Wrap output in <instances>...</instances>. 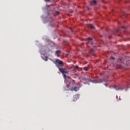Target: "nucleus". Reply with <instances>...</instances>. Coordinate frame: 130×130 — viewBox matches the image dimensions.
Masks as SVG:
<instances>
[{"mask_svg": "<svg viewBox=\"0 0 130 130\" xmlns=\"http://www.w3.org/2000/svg\"><path fill=\"white\" fill-rule=\"evenodd\" d=\"M112 87L116 90V91H119V90H122V89L119 88V87H117L116 86L114 85L112 86Z\"/></svg>", "mask_w": 130, "mask_h": 130, "instance_id": "obj_4", "label": "nucleus"}, {"mask_svg": "<svg viewBox=\"0 0 130 130\" xmlns=\"http://www.w3.org/2000/svg\"><path fill=\"white\" fill-rule=\"evenodd\" d=\"M81 86L79 87H75L74 88H70V90L71 91V92H73L74 91L75 92H77L80 90V88Z\"/></svg>", "mask_w": 130, "mask_h": 130, "instance_id": "obj_2", "label": "nucleus"}, {"mask_svg": "<svg viewBox=\"0 0 130 130\" xmlns=\"http://www.w3.org/2000/svg\"><path fill=\"white\" fill-rule=\"evenodd\" d=\"M75 69H76L77 70H78V69H79V66L78 65L75 66Z\"/></svg>", "mask_w": 130, "mask_h": 130, "instance_id": "obj_10", "label": "nucleus"}, {"mask_svg": "<svg viewBox=\"0 0 130 130\" xmlns=\"http://www.w3.org/2000/svg\"><path fill=\"white\" fill-rule=\"evenodd\" d=\"M70 30H71L72 32L73 31L72 28H70Z\"/></svg>", "mask_w": 130, "mask_h": 130, "instance_id": "obj_17", "label": "nucleus"}, {"mask_svg": "<svg viewBox=\"0 0 130 130\" xmlns=\"http://www.w3.org/2000/svg\"><path fill=\"white\" fill-rule=\"evenodd\" d=\"M68 87H69V88H71V86H70V85H69Z\"/></svg>", "mask_w": 130, "mask_h": 130, "instance_id": "obj_18", "label": "nucleus"}, {"mask_svg": "<svg viewBox=\"0 0 130 130\" xmlns=\"http://www.w3.org/2000/svg\"><path fill=\"white\" fill-rule=\"evenodd\" d=\"M48 60V57L47 56H46V59H45V61H47Z\"/></svg>", "mask_w": 130, "mask_h": 130, "instance_id": "obj_11", "label": "nucleus"}, {"mask_svg": "<svg viewBox=\"0 0 130 130\" xmlns=\"http://www.w3.org/2000/svg\"><path fill=\"white\" fill-rule=\"evenodd\" d=\"M45 1H49V0H45Z\"/></svg>", "mask_w": 130, "mask_h": 130, "instance_id": "obj_21", "label": "nucleus"}, {"mask_svg": "<svg viewBox=\"0 0 130 130\" xmlns=\"http://www.w3.org/2000/svg\"><path fill=\"white\" fill-rule=\"evenodd\" d=\"M90 4L91 6H95V5H97V2L96 0H93L90 2Z\"/></svg>", "mask_w": 130, "mask_h": 130, "instance_id": "obj_5", "label": "nucleus"}, {"mask_svg": "<svg viewBox=\"0 0 130 130\" xmlns=\"http://www.w3.org/2000/svg\"><path fill=\"white\" fill-rule=\"evenodd\" d=\"M118 32H119V30L117 29V30H116V33H118Z\"/></svg>", "mask_w": 130, "mask_h": 130, "instance_id": "obj_14", "label": "nucleus"}, {"mask_svg": "<svg viewBox=\"0 0 130 130\" xmlns=\"http://www.w3.org/2000/svg\"><path fill=\"white\" fill-rule=\"evenodd\" d=\"M84 71H89V67H84Z\"/></svg>", "mask_w": 130, "mask_h": 130, "instance_id": "obj_8", "label": "nucleus"}, {"mask_svg": "<svg viewBox=\"0 0 130 130\" xmlns=\"http://www.w3.org/2000/svg\"><path fill=\"white\" fill-rule=\"evenodd\" d=\"M78 99H79V94H76L73 96V101H76Z\"/></svg>", "mask_w": 130, "mask_h": 130, "instance_id": "obj_3", "label": "nucleus"}, {"mask_svg": "<svg viewBox=\"0 0 130 130\" xmlns=\"http://www.w3.org/2000/svg\"><path fill=\"white\" fill-rule=\"evenodd\" d=\"M122 29H125V27L123 26V27H122Z\"/></svg>", "mask_w": 130, "mask_h": 130, "instance_id": "obj_16", "label": "nucleus"}, {"mask_svg": "<svg viewBox=\"0 0 130 130\" xmlns=\"http://www.w3.org/2000/svg\"><path fill=\"white\" fill-rule=\"evenodd\" d=\"M87 27L88 28H90V29H92V30H95V27H94L92 24H88Z\"/></svg>", "mask_w": 130, "mask_h": 130, "instance_id": "obj_6", "label": "nucleus"}, {"mask_svg": "<svg viewBox=\"0 0 130 130\" xmlns=\"http://www.w3.org/2000/svg\"><path fill=\"white\" fill-rule=\"evenodd\" d=\"M87 10H89V8H87Z\"/></svg>", "mask_w": 130, "mask_h": 130, "instance_id": "obj_19", "label": "nucleus"}, {"mask_svg": "<svg viewBox=\"0 0 130 130\" xmlns=\"http://www.w3.org/2000/svg\"><path fill=\"white\" fill-rule=\"evenodd\" d=\"M55 62H57L58 63V65L57 66V68H58L60 72L62 73V74H63V76L64 79H66L67 77V75H66V74L68 73V72L62 70V68L60 67V66H62L63 64V62H62V61H60L59 59H56L55 60Z\"/></svg>", "mask_w": 130, "mask_h": 130, "instance_id": "obj_1", "label": "nucleus"}, {"mask_svg": "<svg viewBox=\"0 0 130 130\" xmlns=\"http://www.w3.org/2000/svg\"><path fill=\"white\" fill-rule=\"evenodd\" d=\"M88 81L89 82H91L92 83H95V81H94V80H92L91 79H89Z\"/></svg>", "mask_w": 130, "mask_h": 130, "instance_id": "obj_9", "label": "nucleus"}, {"mask_svg": "<svg viewBox=\"0 0 130 130\" xmlns=\"http://www.w3.org/2000/svg\"><path fill=\"white\" fill-rule=\"evenodd\" d=\"M56 15H59V12L56 11Z\"/></svg>", "mask_w": 130, "mask_h": 130, "instance_id": "obj_12", "label": "nucleus"}, {"mask_svg": "<svg viewBox=\"0 0 130 130\" xmlns=\"http://www.w3.org/2000/svg\"><path fill=\"white\" fill-rule=\"evenodd\" d=\"M111 59L114 60V57H111Z\"/></svg>", "mask_w": 130, "mask_h": 130, "instance_id": "obj_15", "label": "nucleus"}, {"mask_svg": "<svg viewBox=\"0 0 130 130\" xmlns=\"http://www.w3.org/2000/svg\"><path fill=\"white\" fill-rule=\"evenodd\" d=\"M93 39L91 38H88V40H92Z\"/></svg>", "mask_w": 130, "mask_h": 130, "instance_id": "obj_13", "label": "nucleus"}, {"mask_svg": "<svg viewBox=\"0 0 130 130\" xmlns=\"http://www.w3.org/2000/svg\"><path fill=\"white\" fill-rule=\"evenodd\" d=\"M59 51H60L58 50V51H56V52H55V54L57 55V56L58 57H59V56H60V55L58 54Z\"/></svg>", "mask_w": 130, "mask_h": 130, "instance_id": "obj_7", "label": "nucleus"}, {"mask_svg": "<svg viewBox=\"0 0 130 130\" xmlns=\"http://www.w3.org/2000/svg\"><path fill=\"white\" fill-rule=\"evenodd\" d=\"M70 85H71V83H69Z\"/></svg>", "mask_w": 130, "mask_h": 130, "instance_id": "obj_20", "label": "nucleus"}]
</instances>
